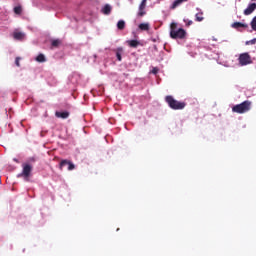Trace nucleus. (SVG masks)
I'll return each instance as SVG.
<instances>
[{"label": "nucleus", "mask_w": 256, "mask_h": 256, "mask_svg": "<svg viewBox=\"0 0 256 256\" xmlns=\"http://www.w3.org/2000/svg\"><path fill=\"white\" fill-rule=\"evenodd\" d=\"M56 117H58L59 119H68L70 113L67 111L64 112H56L55 113Z\"/></svg>", "instance_id": "obj_10"}, {"label": "nucleus", "mask_w": 256, "mask_h": 256, "mask_svg": "<svg viewBox=\"0 0 256 256\" xmlns=\"http://www.w3.org/2000/svg\"><path fill=\"white\" fill-rule=\"evenodd\" d=\"M117 29H119V31H123V29H125V22H124V20H119L117 22Z\"/></svg>", "instance_id": "obj_17"}, {"label": "nucleus", "mask_w": 256, "mask_h": 256, "mask_svg": "<svg viewBox=\"0 0 256 256\" xmlns=\"http://www.w3.org/2000/svg\"><path fill=\"white\" fill-rule=\"evenodd\" d=\"M165 101L168 104V107H170V109H173L174 111H181L184 107H187V103L177 101L171 95L166 96Z\"/></svg>", "instance_id": "obj_2"}, {"label": "nucleus", "mask_w": 256, "mask_h": 256, "mask_svg": "<svg viewBox=\"0 0 256 256\" xmlns=\"http://www.w3.org/2000/svg\"><path fill=\"white\" fill-rule=\"evenodd\" d=\"M65 165H68V171H73V169H75V164H73V162L69 160H62L59 166L60 171H63Z\"/></svg>", "instance_id": "obj_6"}, {"label": "nucleus", "mask_w": 256, "mask_h": 256, "mask_svg": "<svg viewBox=\"0 0 256 256\" xmlns=\"http://www.w3.org/2000/svg\"><path fill=\"white\" fill-rule=\"evenodd\" d=\"M31 171H33V167L30 164H24L22 173L18 177H25L27 179L31 176Z\"/></svg>", "instance_id": "obj_5"}, {"label": "nucleus", "mask_w": 256, "mask_h": 256, "mask_svg": "<svg viewBox=\"0 0 256 256\" xmlns=\"http://www.w3.org/2000/svg\"><path fill=\"white\" fill-rule=\"evenodd\" d=\"M35 60L37 61V63H45V61H47V58H45V55L39 54Z\"/></svg>", "instance_id": "obj_14"}, {"label": "nucleus", "mask_w": 256, "mask_h": 256, "mask_svg": "<svg viewBox=\"0 0 256 256\" xmlns=\"http://www.w3.org/2000/svg\"><path fill=\"white\" fill-rule=\"evenodd\" d=\"M253 103L249 100H245L244 102L240 104H236L232 107L233 113H238V115H243L245 113H249L251 111Z\"/></svg>", "instance_id": "obj_1"}, {"label": "nucleus", "mask_w": 256, "mask_h": 256, "mask_svg": "<svg viewBox=\"0 0 256 256\" xmlns=\"http://www.w3.org/2000/svg\"><path fill=\"white\" fill-rule=\"evenodd\" d=\"M249 27V25H247V24H244V23H241V22H234V23H232V25H231V28L232 29H247Z\"/></svg>", "instance_id": "obj_7"}, {"label": "nucleus", "mask_w": 256, "mask_h": 256, "mask_svg": "<svg viewBox=\"0 0 256 256\" xmlns=\"http://www.w3.org/2000/svg\"><path fill=\"white\" fill-rule=\"evenodd\" d=\"M14 13L16 15H21V13H23V8L21 6L14 7Z\"/></svg>", "instance_id": "obj_19"}, {"label": "nucleus", "mask_w": 256, "mask_h": 256, "mask_svg": "<svg viewBox=\"0 0 256 256\" xmlns=\"http://www.w3.org/2000/svg\"><path fill=\"white\" fill-rule=\"evenodd\" d=\"M20 61H21V57H16V59H15V65H16V67H21Z\"/></svg>", "instance_id": "obj_23"}, {"label": "nucleus", "mask_w": 256, "mask_h": 256, "mask_svg": "<svg viewBox=\"0 0 256 256\" xmlns=\"http://www.w3.org/2000/svg\"><path fill=\"white\" fill-rule=\"evenodd\" d=\"M113 8L111 7V5H109V4H106L103 8H102V13L104 14V15H111V10H112Z\"/></svg>", "instance_id": "obj_12"}, {"label": "nucleus", "mask_w": 256, "mask_h": 256, "mask_svg": "<svg viewBox=\"0 0 256 256\" xmlns=\"http://www.w3.org/2000/svg\"><path fill=\"white\" fill-rule=\"evenodd\" d=\"M255 43H256V38L246 41V45H255Z\"/></svg>", "instance_id": "obj_24"}, {"label": "nucleus", "mask_w": 256, "mask_h": 256, "mask_svg": "<svg viewBox=\"0 0 256 256\" xmlns=\"http://www.w3.org/2000/svg\"><path fill=\"white\" fill-rule=\"evenodd\" d=\"M145 14H146L145 10H139L138 17H143L145 16Z\"/></svg>", "instance_id": "obj_25"}, {"label": "nucleus", "mask_w": 256, "mask_h": 256, "mask_svg": "<svg viewBox=\"0 0 256 256\" xmlns=\"http://www.w3.org/2000/svg\"><path fill=\"white\" fill-rule=\"evenodd\" d=\"M122 53H123V48L120 47L116 49V57L118 61H122V57H121Z\"/></svg>", "instance_id": "obj_18"}, {"label": "nucleus", "mask_w": 256, "mask_h": 256, "mask_svg": "<svg viewBox=\"0 0 256 256\" xmlns=\"http://www.w3.org/2000/svg\"><path fill=\"white\" fill-rule=\"evenodd\" d=\"M204 19L205 18L203 17V12L196 13L195 21H198L199 23H201V21H203Z\"/></svg>", "instance_id": "obj_16"}, {"label": "nucleus", "mask_w": 256, "mask_h": 256, "mask_svg": "<svg viewBox=\"0 0 256 256\" xmlns=\"http://www.w3.org/2000/svg\"><path fill=\"white\" fill-rule=\"evenodd\" d=\"M187 32L183 28H177V23L172 22L170 25V37L171 39H185Z\"/></svg>", "instance_id": "obj_3"}, {"label": "nucleus", "mask_w": 256, "mask_h": 256, "mask_svg": "<svg viewBox=\"0 0 256 256\" xmlns=\"http://www.w3.org/2000/svg\"><path fill=\"white\" fill-rule=\"evenodd\" d=\"M13 37L17 41H23V39H25V33H23V32H14Z\"/></svg>", "instance_id": "obj_9"}, {"label": "nucleus", "mask_w": 256, "mask_h": 256, "mask_svg": "<svg viewBox=\"0 0 256 256\" xmlns=\"http://www.w3.org/2000/svg\"><path fill=\"white\" fill-rule=\"evenodd\" d=\"M250 25H251L252 30L256 31V16L252 19Z\"/></svg>", "instance_id": "obj_21"}, {"label": "nucleus", "mask_w": 256, "mask_h": 256, "mask_svg": "<svg viewBox=\"0 0 256 256\" xmlns=\"http://www.w3.org/2000/svg\"><path fill=\"white\" fill-rule=\"evenodd\" d=\"M152 73L153 75H157L159 73V68H153Z\"/></svg>", "instance_id": "obj_26"}, {"label": "nucleus", "mask_w": 256, "mask_h": 256, "mask_svg": "<svg viewBox=\"0 0 256 256\" xmlns=\"http://www.w3.org/2000/svg\"><path fill=\"white\" fill-rule=\"evenodd\" d=\"M145 7H147V0H142L139 10H145Z\"/></svg>", "instance_id": "obj_20"}, {"label": "nucleus", "mask_w": 256, "mask_h": 256, "mask_svg": "<svg viewBox=\"0 0 256 256\" xmlns=\"http://www.w3.org/2000/svg\"><path fill=\"white\" fill-rule=\"evenodd\" d=\"M256 9V3H251L248 7L244 10V15H251L253 11Z\"/></svg>", "instance_id": "obj_8"}, {"label": "nucleus", "mask_w": 256, "mask_h": 256, "mask_svg": "<svg viewBox=\"0 0 256 256\" xmlns=\"http://www.w3.org/2000/svg\"><path fill=\"white\" fill-rule=\"evenodd\" d=\"M238 63L241 67H245V65H251L253 60L251 59V55H249L248 52H245L239 55Z\"/></svg>", "instance_id": "obj_4"}, {"label": "nucleus", "mask_w": 256, "mask_h": 256, "mask_svg": "<svg viewBox=\"0 0 256 256\" xmlns=\"http://www.w3.org/2000/svg\"><path fill=\"white\" fill-rule=\"evenodd\" d=\"M138 27L140 31H149V23H141Z\"/></svg>", "instance_id": "obj_15"}, {"label": "nucleus", "mask_w": 256, "mask_h": 256, "mask_svg": "<svg viewBox=\"0 0 256 256\" xmlns=\"http://www.w3.org/2000/svg\"><path fill=\"white\" fill-rule=\"evenodd\" d=\"M129 47H132L133 49H137V47H139V45H141V42L137 41V40H129L127 41Z\"/></svg>", "instance_id": "obj_11"}, {"label": "nucleus", "mask_w": 256, "mask_h": 256, "mask_svg": "<svg viewBox=\"0 0 256 256\" xmlns=\"http://www.w3.org/2000/svg\"><path fill=\"white\" fill-rule=\"evenodd\" d=\"M187 0H175L173 4L171 5L170 9H177L181 3H185Z\"/></svg>", "instance_id": "obj_13"}, {"label": "nucleus", "mask_w": 256, "mask_h": 256, "mask_svg": "<svg viewBox=\"0 0 256 256\" xmlns=\"http://www.w3.org/2000/svg\"><path fill=\"white\" fill-rule=\"evenodd\" d=\"M189 25H193V21H188L187 26L189 27Z\"/></svg>", "instance_id": "obj_27"}, {"label": "nucleus", "mask_w": 256, "mask_h": 256, "mask_svg": "<svg viewBox=\"0 0 256 256\" xmlns=\"http://www.w3.org/2000/svg\"><path fill=\"white\" fill-rule=\"evenodd\" d=\"M58 45H61V41L60 40H53L52 41V47H57Z\"/></svg>", "instance_id": "obj_22"}]
</instances>
